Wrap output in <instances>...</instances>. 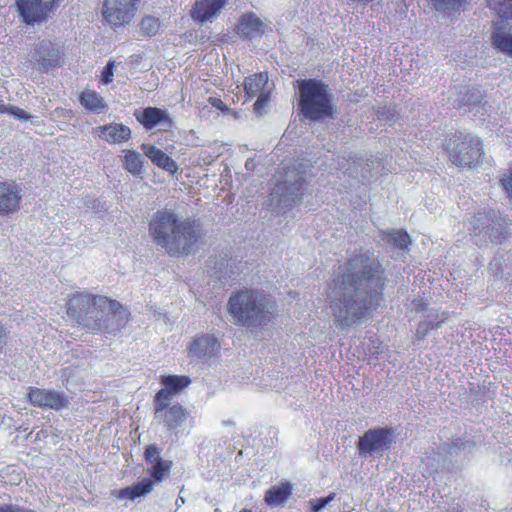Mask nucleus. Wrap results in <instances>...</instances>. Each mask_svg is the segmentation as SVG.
<instances>
[{
  "label": "nucleus",
  "instance_id": "f257e3e1",
  "mask_svg": "<svg viewBox=\"0 0 512 512\" xmlns=\"http://www.w3.org/2000/svg\"><path fill=\"white\" fill-rule=\"evenodd\" d=\"M382 266L369 251L348 258L328 286L327 299L336 328L361 324L383 301Z\"/></svg>",
  "mask_w": 512,
  "mask_h": 512
},
{
  "label": "nucleus",
  "instance_id": "f03ea898",
  "mask_svg": "<svg viewBox=\"0 0 512 512\" xmlns=\"http://www.w3.org/2000/svg\"><path fill=\"white\" fill-rule=\"evenodd\" d=\"M67 313L91 332L118 335L129 321V312L116 300L86 292L72 294Z\"/></svg>",
  "mask_w": 512,
  "mask_h": 512
},
{
  "label": "nucleus",
  "instance_id": "7ed1b4c3",
  "mask_svg": "<svg viewBox=\"0 0 512 512\" xmlns=\"http://www.w3.org/2000/svg\"><path fill=\"white\" fill-rule=\"evenodd\" d=\"M227 310L233 324L258 328L272 321L276 314V304L263 292L243 289L230 295Z\"/></svg>",
  "mask_w": 512,
  "mask_h": 512
},
{
  "label": "nucleus",
  "instance_id": "20e7f679",
  "mask_svg": "<svg viewBox=\"0 0 512 512\" xmlns=\"http://www.w3.org/2000/svg\"><path fill=\"white\" fill-rule=\"evenodd\" d=\"M301 113L310 120H320L333 115L332 96L328 85L317 79L298 80Z\"/></svg>",
  "mask_w": 512,
  "mask_h": 512
},
{
  "label": "nucleus",
  "instance_id": "39448f33",
  "mask_svg": "<svg viewBox=\"0 0 512 512\" xmlns=\"http://www.w3.org/2000/svg\"><path fill=\"white\" fill-rule=\"evenodd\" d=\"M157 245L170 255L190 254L201 238L198 226H150Z\"/></svg>",
  "mask_w": 512,
  "mask_h": 512
},
{
  "label": "nucleus",
  "instance_id": "423d86ee",
  "mask_svg": "<svg viewBox=\"0 0 512 512\" xmlns=\"http://www.w3.org/2000/svg\"><path fill=\"white\" fill-rule=\"evenodd\" d=\"M445 150L451 163L459 168H476L483 161V142L471 134L455 132L445 139Z\"/></svg>",
  "mask_w": 512,
  "mask_h": 512
},
{
  "label": "nucleus",
  "instance_id": "0eeeda50",
  "mask_svg": "<svg viewBox=\"0 0 512 512\" xmlns=\"http://www.w3.org/2000/svg\"><path fill=\"white\" fill-rule=\"evenodd\" d=\"M171 393L159 390L154 399L155 419L164 424L168 430L180 427L189 417V412L180 404L170 405Z\"/></svg>",
  "mask_w": 512,
  "mask_h": 512
},
{
  "label": "nucleus",
  "instance_id": "6e6552de",
  "mask_svg": "<svg viewBox=\"0 0 512 512\" xmlns=\"http://www.w3.org/2000/svg\"><path fill=\"white\" fill-rule=\"evenodd\" d=\"M139 2L140 0H104V21L114 28L129 24L136 15Z\"/></svg>",
  "mask_w": 512,
  "mask_h": 512
},
{
  "label": "nucleus",
  "instance_id": "1a4fd4ad",
  "mask_svg": "<svg viewBox=\"0 0 512 512\" xmlns=\"http://www.w3.org/2000/svg\"><path fill=\"white\" fill-rule=\"evenodd\" d=\"M393 431L389 428H372L367 430L358 440L360 456L371 457L382 455L390 448Z\"/></svg>",
  "mask_w": 512,
  "mask_h": 512
},
{
  "label": "nucleus",
  "instance_id": "9d476101",
  "mask_svg": "<svg viewBox=\"0 0 512 512\" xmlns=\"http://www.w3.org/2000/svg\"><path fill=\"white\" fill-rule=\"evenodd\" d=\"M62 0H16L17 10L24 22L34 24L46 20Z\"/></svg>",
  "mask_w": 512,
  "mask_h": 512
},
{
  "label": "nucleus",
  "instance_id": "9b49d317",
  "mask_svg": "<svg viewBox=\"0 0 512 512\" xmlns=\"http://www.w3.org/2000/svg\"><path fill=\"white\" fill-rule=\"evenodd\" d=\"M27 399L35 407L56 411L67 408L70 404L69 397L64 392L37 387L28 388Z\"/></svg>",
  "mask_w": 512,
  "mask_h": 512
},
{
  "label": "nucleus",
  "instance_id": "f8f14e48",
  "mask_svg": "<svg viewBox=\"0 0 512 512\" xmlns=\"http://www.w3.org/2000/svg\"><path fill=\"white\" fill-rule=\"evenodd\" d=\"M37 69L46 72L61 64L62 54L50 40L40 41L35 48Z\"/></svg>",
  "mask_w": 512,
  "mask_h": 512
},
{
  "label": "nucleus",
  "instance_id": "ddd939ff",
  "mask_svg": "<svg viewBox=\"0 0 512 512\" xmlns=\"http://www.w3.org/2000/svg\"><path fill=\"white\" fill-rule=\"evenodd\" d=\"M220 348V342L213 334H201L191 342L188 353L192 357L206 359L217 356Z\"/></svg>",
  "mask_w": 512,
  "mask_h": 512
},
{
  "label": "nucleus",
  "instance_id": "4468645a",
  "mask_svg": "<svg viewBox=\"0 0 512 512\" xmlns=\"http://www.w3.org/2000/svg\"><path fill=\"white\" fill-rule=\"evenodd\" d=\"M134 116L147 130H151L159 124L166 126L165 130H169L173 125V121L168 113L157 107H146L143 110H136Z\"/></svg>",
  "mask_w": 512,
  "mask_h": 512
},
{
  "label": "nucleus",
  "instance_id": "2eb2a0df",
  "mask_svg": "<svg viewBox=\"0 0 512 512\" xmlns=\"http://www.w3.org/2000/svg\"><path fill=\"white\" fill-rule=\"evenodd\" d=\"M227 3L228 0H197L190 11V15L193 20L199 23L212 21L220 14Z\"/></svg>",
  "mask_w": 512,
  "mask_h": 512
},
{
  "label": "nucleus",
  "instance_id": "dca6fc26",
  "mask_svg": "<svg viewBox=\"0 0 512 512\" xmlns=\"http://www.w3.org/2000/svg\"><path fill=\"white\" fill-rule=\"evenodd\" d=\"M21 189L14 183L0 181V215L7 216L19 209Z\"/></svg>",
  "mask_w": 512,
  "mask_h": 512
},
{
  "label": "nucleus",
  "instance_id": "f3484780",
  "mask_svg": "<svg viewBox=\"0 0 512 512\" xmlns=\"http://www.w3.org/2000/svg\"><path fill=\"white\" fill-rule=\"evenodd\" d=\"M141 149L145 156L148 157L158 168L170 173L171 175L177 173L179 169L178 164L163 150L151 144H142Z\"/></svg>",
  "mask_w": 512,
  "mask_h": 512
},
{
  "label": "nucleus",
  "instance_id": "a211bd4d",
  "mask_svg": "<svg viewBox=\"0 0 512 512\" xmlns=\"http://www.w3.org/2000/svg\"><path fill=\"white\" fill-rule=\"evenodd\" d=\"M98 135L110 144L127 142L131 138V129L121 123L99 126L95 130Z\"/></svg>",
  "mask_w": 512,
  "mask_h": 512
},
{
  "label": "nucleus",
  "instance_id": "6ab92c4d",
  "mask_svg": "<svg viewBox=\"0 0 512 512\" xmlns=\"http://www.w3.org/2000/svg\"><path fill=\"white\" fill-rule=\"evenodd\" d=\"M491 43L496 51L512 58V33L498 23L494 24Z\"/></svg>",
  "mask_w": 512,
  "mask_h": 512
},
{
  "label": "nucleus",
  "instance_id": "aec40b11",
  "mask_svg": "<svg viewBox=\"0 0 512 512\" xmlns=\"http://www.w3.org/2000/svg\"><path fill=\"white\" fill-rule=\"evenodd\" d=\"M238 32L244 38H253L264 32L262 21L253 13H244L238 23Z\"/></svg>",
  "mask_w": 512,
  "mask_h": 512
},
{
  "label": "nucleus",
  "instance_id": "412c9836",
  "mask_svg": "<svg viewBox=\"0 0 512 512\" xmlns=\"http://www.w3.org/2000/svg\"><path fill=\"white\" fill-rule=\"evenodd\" d=\"M80 104L88 111L101 113L107 108L104 98L95 90L84 89L78 96Z\"/></svg>",
  "mask_w": 512,
  "mask_h": 512
},
{
  "label": "nucleus",
  "instance_id": "4be33fe9",
  "mask_svg": "<svg viewBox=\"0 0 512 512\" xmlns=\"http://www.w3.org/2000/svg\"><path fill=\"white\" fill-rule=\"evenodd\" d=\"M268 83V75L265 72L255 73L244 79L243 87L248 98H254L264 93V87Z\"/></svg>",
  "mask_w": 512,
  "mask_h": 512
},
{
  "label": "nucleus",
  "instance_id": "5701e85b",
  "mask_svg": "<svg viewBox=\"0 0 512 512\" xmlns=\"http://www.w3.org/2000/svg\"><path fill=\"white\" fill-rule=\"evenodd\" d=\"M291 491L292 488L288 482L273 486L266 491L265 502L270 506H277L288 499Z\"/></svg>",
  "mask_w": 512,
  "mask_h": 512
},
{
  "label": "nucleus",
  "instance_id": "b1692460",
  "mask_svg": "<svg viewBox=\"0 0 512 512\" xmlns=\"http://www.w3.org/2000/svg\"><path fill=\"white\" fill-rule=\"evenodd\" d=\"M153 488V482L150 479L143 480L138 482L131 487H126L122 489L119 493L120 498H128L130 500H134L137 497L144 496L151 492Z\"/></svg>",
  "mask_w": 512,
  "mask_h": 512
},
{
  "label": "nucleus",
  "instance_id": "393cba45",
  "mask_svg": "<svg viewBox=\"0 0 512 512\" xmlns=\"http://www.w3.org/2000/svg\"><path fill=\"white\" fill-rule=\"evenodd\" d=\"M212 261L209 263V266L215 270V275L217 278L222 279L225 277H232L235 274L236 268V260L233 257H229L225 255L221 257L219 262H215L212 266Z\"/></svg>",
  "mask_w": 512,
  "mask_h": 512
},
{
  "label": "nucleus",
  "instance_id": "a878e982",
  "mask_svg": "<svg viewBox=\"0 0 512 512\" xmlns=\"http://www.w3.org/2000/svg\"><path fill=\"white\" fill-rule=\"evenodd\" d=\"M123 167L133 175H140L143 169V159L141 155L131 149L124 150Z\"/></svg>",
  "mask_w": 512,
  "mask_h": 512
},
{
  "label": "nucleus",
  "instance_id": "bb28decb",
  "mask_svg": "<svg viewBox=\"0 0 512 512\" xmlns=\"http://www.w3.org/2000/svg\"><path fill=\"white\" fill-rule=\"evenodd\" d=\"M446 314L443 312L438 319L436 318H425L418 324V327L415 332V338L418 341H422L425 339L430 330L439 328L441 323L446 320Z\"/></svg>",
  "mask_w": 512,
  "mask_h": 512
},
{
  "label": "nucleus",
  "instance_id": "cd10ccee",
  "mask_svg": "<svg viewBox=\"0 0 512 512\" xmlns=\"http://www.w3.org/2000/svg\"><path fill=\"white\" fill-rule=\"evenodd\" d=\"M161 383L165 386L161 390H168L172 396L174 393L187 387L190 383V379L186 376L168 375L162 377Z\"/></svg>",
  "mask_w": 512,
  "mask_h": 512
},
{
  "label": "nucleus",
  "instance_id": "c85d7f7f",
  "mask_svg": "<svg viewBox=\"0 0 512 512\" xmlns=\"http://www.w3.org/2000/svg\"><path fill=\"white\" fill-rule=\"evenodd\" d=\"M487 3L503 21L512 19V0H487Z\"/></svg>",
  "mask_w": 512,
  "mask_h": 512
},
{
  "label": "nucleus",
  "instance_id": "c756f323",
  "mask_svg": "<svg viewBox=\"0 0 512 512\" xmlns=\"http://www.w3.org/2000/svg\"><path fill=\"white\" fill-rule=\"evenodd\" d=\"M140 30L146 37L155 36L160 30V21L153 16H145L140 22Z\"/></svg>",
  "mask_w": 512,
  "mask_h": 512
},
{
  "label": "nucleus",
  "instance_id": "7c9ffc66",
  "mask_svg": "<svg viewBox=\"0 0 512 512\" xmlns=\"http://www.w3.org/2000/svg\"><path fill=\"white\" fill-rule=\"evenodd\" d=\"M409 309L416 313L424 312L425 313L424 317L428 318V319H430V318L438 319L440 317L438 312L432 308H428V304L426 302H424L423 300H417V299L412 300L411 303L409 304Z\"/></svg>",
  "mask_w": 512,
  "mask_h": 512
},
{
  "label": "nucleus",
  "instance_id": "2f4dec72",
  "mask_svg": "<svg viewBox=\"0 0 512 512\" xmlns=\"http://www.w3.org/2000/svg\"><path fill=\"white\" fill-rule=\"evenodd\" d=\"M152 224H183L182 222H179L177 216L174 214L173 211H170L168 209H163L158 211L153 219Z\"/></svg>",
  "mask_w": 512,
  "mask_h": 512
},
{
  "label": "nucleus",
  "instance_id": "473e14b6",
  "mask_svg": "<svg viewBox=\"0 0 512 512\" xmlns=\"http://www.w3.org/2000/svg\"><path fill=\"white\" fill-rule=\"evenodd\" d=\"M482 100V95L478 89L467 90L463 97L459 100L458 108L475 105L480 103Z\"/></svg>",
  "mask_w": 512,
  "mask_h": 512
},
{
  "label": "nucleus",
  "instance_id": "72a5a7b5",
  "mask_svg": "<svg viewBox=\"0 0 512 512\" xmlns=\"http://www.w3.org/2000/svg\"><path fill=\"white\" fill-rule=\"evenodd\" d=\"M335 499V493H330L326 497L312 499L308 502L309 512H320L326 508Z\"/></svg>",
  "mask_w": 512,
  "mask_h": 512
},
{
  "label": "nucleus",
  "instance_id": "f704fd0d",
  "mask_svg": "<svg viewBox=\"0 0 512 512\" xmlns=\"http://www.w3.org/2000/svg\"><path fill=\"white\" fill-rule=\"evenodd\" d=\"M170 467V462L161 460L153 464L151 474L156 480L161 481L169 473Z\"/></svg>",
  "mask_w": 512,
  "mask_h": 512
},
{
  "label": "nucleus",
  "instance_id": "c9c22d12",
  "mask_svg": "<svg viewBox=\"0 0 512 512\" xmlns=\"http://www.w3.org/2000/svg\"><path fill=\"white\" fill-rule=\"evenodd\" d=\"M500 185L507 198L512 202V166L509 167L500 178Z\"/></svg>",
  "mask_w": 512,
  "mask_h": 512
},
{
  "label": "nucleus",
  "instance_id": "e433bc0d",
  "mask_svg": "<svg viewBox=\"0 0 512 512\" xmlns=\"http://www.w3.org/2000/svg\"><path fill=\"white\" fill-rule=\"evenodd\" d=\"M116 66V62L114 60H109L106 66L103 68L100 77V84L108 85L113 82L114 76V68Z\"/></svg>",
  "mask_w": 512,
  "mask_h": 512
},
{
  "label": "nucleus",
  "instance_id": "4c0bfd02",
  "mask_svg": "<svg viewBox=\"0 0 512 512\" xmlns=\"http://www.w3.org/2000/svg\"><path fill=\"white\" fill-rule=\"evenodd\" d=\"M391 240L395 246H397L401 249L406 248L408 246V244H410V242H411L410 236L406 232H403L402 230L397 231L391 237Z\"/></svg>",
  "mask_w": 512,
  "mask_h": 512
},
{
  "label": "nucleus",
  "instance_id": "58836bf2",
  "mask_svg": "<svg viewBox=\"0 0 512 512\" xmlns=\"http://www.w3.org/2000/svg\"><path fill=\"white\" fill-rule=\"evenodd\" d=\"M467 0H432L436 9H459Z\"/></svg>",
  "mask_w": 512,
  "mask_h": 512
},
{
  "label": "nucleus",
  "instance_id": "ea45409f",
  "mask_svg": "<svg viewBox=\"0 0 512 512\" xmlns=\"http://www.w3.org/2000/svg\"><path fill=\"white\" fill-rule=\"evenodd\" d=\"M5 113H8L15 118L23 121H27L30 119V115L23 109L16 106H6Z\"/></svg>",
  "mask_w": 512,
  "mask_h": 512
},
{
  "label": "nucleus",
  "instance_id": "a19ab883",
  "mask_svg": "<svg viewBox=\"0 0 512 512\" xmlns=\"http://www.w3.org/2000/svg\"><path fill=\"white\" fill-rule=\"evenodd\" d=\"M146 460L152 465L161 461L162 459L159 457V450L156 446L150 445L146 448L145 451Z\"/></svg>",
  "mask_w": 512,
  "mask_h": 512
},
{
  "label": "nucleus",
  "instance_id": "79ce46f5",
  "mask_svg": "<svg viewBox=\"0 0 512 512\" xmlns=\"http://www.w3.org/2000/svg\"><path fill=\"white\" fill-rule=\"evenodd\" d=\"M256 97H257V100L254 103V109L257 112H261V110L264 109V107L267 105V103L269 101V93H261V94H258Z\"/></svg>",
  "mask_w": 512,
  "mask_h": 512
},
{
  "label": "nucleus",
  "instance_id": "37998d69",
  "mask_svg": "<svg viewBox=\"0 0 512 512\" xmlns=\"http://www.w3.org/2000/svg\"><path fill=\"white\" fill-rule=\"evenodd\" d=\"M0 512H34V511L24 509L18 505L4 504V505H0Z\"/></svg>",
  "mask_w": 512,
  "mask_h": 512
},
{
  "label": "nucleus",
  "instance_id": "c03bdc74",
  "mask_svg": "<svg viewBox=\"0 0 512 512\" xmlns=\"http://www.w3.org/2000/svg\"><path fill=\"white\" fill-rule=\"evenodd\" d=\"M209 104H211L214 108L221 110V111H227L228 107L227 105L217 97H209L208 98Z\"/></svg>",
  "mask_w": 512,
  "mask_h": 512
},
{
  "label": "nucleus",
  "instance_id": "a18cd8bd",
  "mask_svg": "<svg viewBox=\"0 0 512 512\" xmlns=\"http://www.w3.org/2000/svg\"><path fill=\"white\" fill-rule=\"evenodd\" d=\"M467 443H453L452 445L449 446V453L452 455V454H457L458 452H460L461 449H464L465 448V445Z\"/></svg>",
  "mask_w": 512,
  "mask_h": 512
},
{
  "label": "nucleus",
  "instance_id": "49530a36",
  "mask_svg": "<svg viewBox=\"0 0 512 512\" xmlns=\"http://www.w3.org/2000/svg\"><path fill=\"white\" fill-rule=\"evenodd\" d=\"M6 338H7L6 330H5L4 326L2 325V323L0 322V348L6 343Z\"/></svg>",
  "mask_w": 512,
  "mask_h": 512
},
{
  "label": "nucleus",
  "instance_id": "de8ad7c7",
  "mask_svg": "<svg viewBox=\"0 0 512 512\" xmlns=\"http://www.w3.org/2000/svg\"><path fill=\"white\" fill-rule=\"evenodd\" d=\"M305 188V181L304 180H301V181H297L294 183V189L297 190L298 192L299 191H303Z\"/></svg>",
  "mask_w": 512,
  "mask_h": 512
},
{
  "label": "nucleus",
  "instance_id": "09e8293b",
  "mask_svg": "<svg viewBox=\"0 0 512 512\" xmlns=\"http://www.w3.org/2000/svg\"><path fill=\"white\" fill-rule=\"evenodd\" d=\"M486 228H491V236H493L494 233H500V229L502 226H486Z\"/></svg>",
  "mask_w": 512,
  "mask_h": 512
},
{
  "label": "nucleus",
  "instance_id": "8fccbe9b",
  "mask_svg": "<svg viewBox=\"0 0 512 512\" xmlns=\"http://www.w3.org/2000/svg\"><path fill=\"white\" fill-rule=\"evenodd\" d=\"M175 503H176V505H177L178 507H180V506H181V504H183V503H184V499H183L182 497H179V498L176 500V502H175Z\"/></svg>",
  "mask_w": 512,
  "mask_h": 512
},
{
  "label": "nucleus",
  "instance_id": "3c124183",
  "mask_svg": "<svg viewBox=\"0 0 512 512\" xmlns=\"http://www.w3.org/2000/svg\"><path fill=\"white\" fill-rule=\"evenodd\" d=\"M6 105L0 103V114L5 113Z\"/></svg>",
  "mask_w": 512,
  "mask_h": 512
},
{
  "label": "nucleus",
  "instance_id": "603ef678",
  "mask_svg": "<svg viewBox=\"0 0 512 512\" xmlns=\"http://www.w3.org/2000/svg\"><path fill=\"white\" fill-rule=\"evenodd\" d=\"M492 242H494V243H500V240H499L497 237H494V239L492 240Z\"/></svg>",
  "mask_w": 512,
  "mask_h": 512
},
{
  "label": "nucleus",
  "instance_id": "864d4df0",
  "mask_svg": "<svg viewBox=\"0 0 512 512\" xmlns=\"http://www.w3.org/2000/svg\"><path fill=\"white\" fill-rule=\"evenodd\" d=\"M291 195H295L296 197H298L299 195H302V192L301 193H291Z\"/></svg>",
  "mask_w": 512,
  "mask_h": 512
},
{
  "label": "nucleus",
  "instance_id": "5fc2aeb1",
  "mask_svg": "<svg viewBox=\"0 0 512 512\" xmlns=\"http://www.w3.org/2000/svg\"><path fill=\"white\" fill-rule=\"evenodd\" d=\"M240 512H251V511H250V510H248V509H243V510H242V511H240Z\"/></svg>",
  "mask_w": 512,
  "mask_h": 512
},
{
  "label": "nucleus",
  "instance_id": "6e6d98bb",
  "mask_svg": "<svg viewBox=\"0 0 512 512\" xmlns=\"http://www.w3.org/2000/svg\"><path fill=\"white\" fill-rule=\"evenodd\" d=\"M215 512H220V510H219V509H216V510H215Z\"/></svg>",
  "mask_w": 512,
  "mask_h": 512
}]
</instances>
